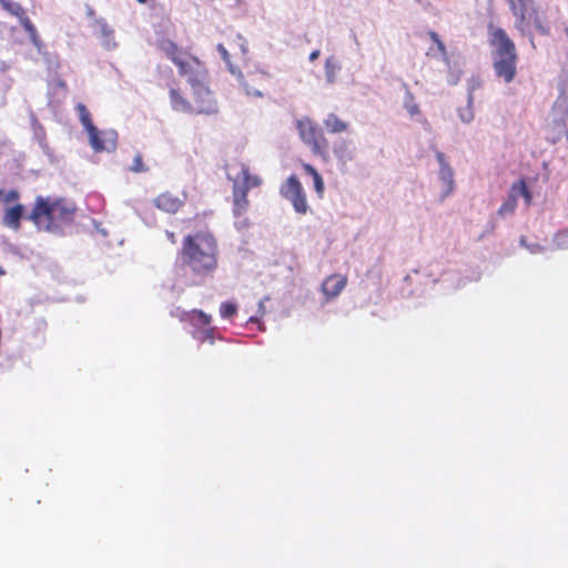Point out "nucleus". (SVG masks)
<instances>
[{
    "instance_id": "1",
    "label": "nucleus",
    "mask_w": 568,
    "mask_h": 568,
    "mask_svg": "<svg viewBox=\"0 0 568 568\" xmlns=\"http://www.w3.org/2000/svg\"><path fill=\"white\" fill-rule=\"evenodd\" d=\"M178 266L191 276L192 285H200L212 277L219 267V244L209 231L187 234L178 252Z\"/></svg>"
},
{
    "instance_id": "10",
    "label": "nucleus",
    "mask_w": 568,
    "mask_h": 568,
    "mask_svg": "<svg viewBox=\"0 0 568 568\" xmlns=\"http://www.w3.org/2000/svg\"><path fill=\"white\" fill-rule=\"evenodd\" d=\"M237 78L247 95L258 98L264 95L271 82L270 74L258 69L239 72Z\"/></svg>"
},
{
    "instance_id": "21",
    "label": "nucleus",
    "mask_w": 568,
    "mask_h": 568,
    "mask_svg": "<svg viewBox=\"0 0 568 568\" xmlns=\"http://www.w3.org/2000/svg\"><path fill=\"white\" fill-rule=\"evenodd\" d=\"M302 166H303V170L305 171V173H307L308 175H311L313 178L314 189L317 192L318 196L322 197L323 193H324L325 185H324V181H323L321 174L317 172V170L313 165H311L308 163H303Z\"/></svg>"
},
{
    "instance_id": "4",
    "label": "nucleus",
    "mask_w": 568,
    "mask_h": 568,
    "mask_svg": "<svg viewBox=\"0 0 568 568\" xmlns=\"http://www.w3.org/2000/svg\"><path fill=\"white\" fill-rule=\"evenodd\" d=\"M488 43L495 75L505 83H510L517 74L518 54L514 41L507 32L493 24L488 26Z\"/></svg>"
},
{
    "instance_id": "14",
    "label": "nucleus",
    "mask_w": 568,
    "mask_h": 568,
    "mask_svg": "<svg viewBox=\"0 0 568 568\" xmlns=\"http://www.w3.org/2000/svg\"><path fill=\"white\" fill-rule=\"evenodd\" d=\"M89 140L95 152L110 151L115 148V133L110 131H99L95 128L94 134L88 131Z\"/></svg>"
},
{
    "instance_id": "20",
    "label": "nucleus",
    "mask_w": 568,
    "mask_h": 568,
    "mask_svg": "<svg viewBox=\"0 0 568 568\" xmlns=\"http://www.w3.org/2000/svg\"><path fill=\"white\" fill-rule=\"evenodd\" d=\"M0 4L3 10L8 11L12 16L17 17L23 26V21L26 19H29L26 14V10L22 8V6L18 2L11 1V0H0Z\"/></svg>"
},
{
    "instance_id": "23",
    "label": "nucleus",
    "mask_w": 568,
    "mask_h": 568,
    "mask_svg": "<svg viewBox=\"0 0 568 568\" xmlns=\"http://www.w3.org/2000/svg\"><path fill=\"white\" fill-rule=\"evenodd\" d=\"M75 109L78 111L80 121H81L82 125L84 126V129L87 130V132L91 131L94 134L95 126L92 123L91 114H90L89 110L87 109V106L83 103H78Z\"/></svg>"
},
{
    "instance_id": "36",
    "label": "nucleus",
    "mask_w": 568,
    "mask_h": 568,
    "mask_svg": "<svg viewBox=\"0 0 568 568\" xmlns=\"http://www.w3.org/2000/svg\"><path fill=\"white\" fill-rule=\"evenodd\" d=\"M538 250H539V246H538V245L536 246V250H535V247H531V248H530V251H531L532 253L537 252Z\"/></svg>"
},
{
    "instance_id": "27",
    "label": "nucleus",
    "mask_w": 568,
    "mask_h": 568,
    "mask_svg": "<svg viewBox=\"0 0 568 568\" xmlns=\"http://www.w3.org/2000/svg\"><path fill=\"white\" fill-rule=\"evenodd\" d=\"M236 312H237V307L233 303L225 302V303H222L220 306V314L223 318H231L232 316H234L236 314Z\"/></svg>"
},
{
    "instance_id": "35",
    "label": "nucleus",
    "mask_w": 568,
    "mask_h": 568,
    "mask_svg": "<svg viewBox=\"0 0 568 568\" xmlns=\"http://www.w3.org/2000/svg\"><path fill=\"white\" fill-rule=\"evenodd\" d=\"M320 55V52L316 50V51H313L311 54H310V60L311 61H314L315 59H317V57Z\"/></svg>"
},
{
    "instance_id": "25",
    "label": "nucleus",
    "mask_w": 568,
    "mask_h": 568,
    "mask_svg": "<svg viewBox=\"0 0 568 568\" xmlns=\"http://www.w3.org/2000/svg\"><path fill=\"white\" fill-rule=\"evenodd\" d=\"M95 26L99 28L100 34L105 39L106 44H109V39L113 36V29L104 19H97Z\"/></svg>"
},
{
    "instance_id": "5",
    "label": "nucleus",
    "mask_w": 568,
    "mask_h": 568,
    "mask_svg": "<svg viewBox=\"0 0 568 568\" xmlns=\"http://www.w3.org/2000/svg\"><path fill=\"white\" fill-rule=\"evenodd\" d=\"M226 176L232 182V212L236 219L246 214L250 207L247 193L262 184L258 175L250 172L248 165L240 160H232L225 164Z\"/></svg>"
},
{
    "instance_id": "7",
    "label": "nucleus",
    "mask_w": 568,
    "mask_h": 568,
    "mask_svg": "<svg viewBox=\"0 0 568 568\" xmlns=\"http://www.w3.org/2000/svg\"><path fill=\"white\" fill-rule=\"evenodd\" d=\"M296 128L301 140L311 149L312 153L327 161L329 143L316 122L304 118L296 122Z\"/></svg>"
},
{
    "instance_id": "22",
    "label": "nucleus",
    "mask_w": 568,
    "mask_h": 568,
    "mask_svg": "<svg viewBox=\"0 0 568 568\" xmlns=\"http://www.w3.org/2000/svg\"><path fill=\"white\" fill-rule=\"evenodd\" d=\"M334 154L338 160L343 162L351 161L353 159V150L351 148V142L342 140L337 144H335Z\"/></svg>"
},
{
    "instance_id": "34",
    "label": "nucleus",
    "mask_w": 568,
    "mask_h": 568,
    "mask_svg": "<svg viewBox=\"0 0 568 568\" xmlns=\"http://www.w3.org/2000/svg\"><path fill=\"white\" fill-rule=\"evenodd\" d=\"M165 234H166L168 240H169L172 244H175V243H176V236H175V234H174L173 232H171V231H166V232H165Z\"/></svg>"
},
{
    "instance_id": "8",
    "label": "nucleus",
    "mask_w": 568,
    "mask_h": 568,
    "mask_svg": "<svg viewBox=\"0 0 568 568\" xmlns=\"http://www.w3.org/2000/svg\"><path fill=\"white\" fill-rule=\"evenodd\" d=\"M161 50L178 67L179 73L189 78L197 70L202 69L203 63L195 57L187 55L172 40L165 39L160 42Z\"/></svg>"
},
{
    "instance_id": "32",
    "label": "nucleus",
    "mask_w": 568,
    "mask_h": 568,
    "mask_svg": "<svg viewBox=\"0 0 568 568\" xmlns=\"http://www.w3.org/2000/svg\"><path fill=\"white\" fill-rule=\"evenodd\" d=\"M460 118L464 122H469L473 120L474 114L471 110L468 108L467 110L460 112Z\"/></svg>"
},
{
    "instance_id": "31",
    "label": "nucleus",
    "mask_w": 568,
    "mask_h": 568,
    "mask_svg": "<svg viewBox=\"0 0 568 568\" xmlns=\"http://www.w3.org/2000/svg\"><path fill=\"white\" fill-rule=\"evenodd\" d=\"M3 201L9 202H17L20 199V193L17 190H10L6 194L3 193Z\"/></svg>"
},
{
    "instance_id": "9",
    "label": "nucleus",
    "mask_w": 568,
    "mask_h": 568,
    "mask_svg": "<svg viewBox=\"0 0 568 568\" xmlns=\"http://www.w3.org/2000/svg\"><path fill=\"white\" fill-rule=\"evenodd\" d=\"M182 321H189L192 325L196 326L197 324L205 326L203 329H194L192 332L193 338L199 341L201 344L209 343L214 344L216 339V327L211 326L212 317L211 315L204 313L201 310H192L191 312L183 313L181 316Z\"/></svg>"
},
{
    "instance_id": "17",
    "label": "nucleus",
    "mask_w": 568,
    "mask_h": 568,
    "mask_svg": "<svg viewBox=\"0 0 568 568\" xmlns=\"http://www.w3.org/2000/svg\"><path fill=\"white\" fill-rule=\"evenodd\" d=\"M436 159L439 163V179L444 183L445 192L444 196L449 195L455 187L454 183V171L450 165L447 163L445 154L442 152L436 153Z\"/></svg>"
},
{
    "instance_id": "3",
    "label": "nucleus",
    "mask_w": 568,
    "mask_h": 568,
    "mask_svg": "<svg viewBox=\"0 0 568 568\" xmlns=\"http://www.w3.org/2000/svg\"><path fill=\"white\" fill-rule=\"evenodd\" d=\"M207 72L205 68L197 70L187 78L192 87V101L184 99L179 90L170 88V101L174 110L186 113L212 114L217 111V104L213 93L206 85Z\"/></svg>"
},
{
    "instance_id": "28",
    "label": "nucleus",
    "mask_w": 568,
    "mask_h": 568,
    "mask_svg": "<svg viewBox=\"0 0 568 568\" xmlns=\"http://www.w3.org/2000/svg\"><path fill=\"white\" fill-rule=\"evenodd\" d=\"M405 108L410 115H416L419 113V106L415 102V98L410 92H407L405 98Z\"/></svg>"
},
{
    "instance_id": "37",
    "label": "nucleus",
    "mask_w": 568,
    "mask_h": 568,
    "mask_svg": "<svg viewBox=\"0 0 568 568\" xmlns=\"http://www.w3.org/2000/svg\"><path fill=\"white\" fill-rule=\"evenodd\" d=\"M136 1L140 2V3H145L146 2V0H136Z\"/></svg>"
},
{
    "instance_id": "11",
    "label": "nucleus",
    "mask_w": 568,
    "mask_h": 568,
    "mask_svg": "<svg viewBox=\"0 0 568 568\" xmlns=\"http://www.w3.org/2000/svg\"><path fill=\"white\" fill-rule=\"evenodd\" d=\"M281 194L288 200L295 212L305 214L308 210L306 193L295 175H291L281 186Z\"/></svg>"
},
{
    "instance_id": "15",
    "label": "nucleus",
    "mask_w": 568,
    "mask_h": 568,
    "mask_svg": "<svg viewBox=\"0 0 568 568\" xmlns=\"http://www.w3.org/2000/svg\"><path fill=\"white\" fill-rule=\"evenodd\" d=\"M153 204L163 212L174 214L183 206L184 200L166 191L158 195L153 200Z\"/></svg>"
},
{
    "instance_id": "2",
    "label": "nucleus",
    "mask_w": 568,
    "mask_h": 568,
    "mask_svg": "<svg viewBox=\"0 0 568 568\" xmlns=\"http://www.w3.org/2000/svg\"><path fill=\"white\" fill-rule=\"evenodd\" d=\"M74 215L75 209L63 200L37 196L26 219L31 221L38 231L62 234L63 229L73 222Z\"/></svg>"
},
{
    "instance_id": "13",
    "label": "nucleus",
    "mask_w": 568,
    "mask_h": 568,
    "mask_svg": "<svg viewBox=\"0 0 568 568\" xmlns=\"http://www.w3.org/2000/svg\"><path fill=\"white\" fill-rule=\"evenodd\" d=\"M551 121L559 133L568 138V98L559 97L551 111Z\"/></svg>"
},
{
    "instance_id": "30",
    "label": "nucleus",
    "mask_w": 568,
    "mask_h": 568,
    "mask_svg": "<svg viewBox=\"0 0 568 568\" xmlns=\"http://www.w3.org/2000/svg\"><path fill=\"white\" fill-rule=\"evenodd\" d=\"M217 51L220 52L221 54V58L230 65V71L235 74V70L234 68L231 65L230 63V54L226 50V48L222 44V43H219L217 47H216Z\"/></svg>"
},
{
    "instance_id": "39",
    "label": "nucleus",
    "mask_w": 568,
    "mask_h": 568,
    "mask_svg": "<svg viewBox=\"0 0 568 568\" xmlns=\"http://www.w3.org/2000/svg\"><path fill=\"white\" fill-rule=\"evenodd\" d=\"M520 243H521L523 245H525V239H521V240H520Z\"/></svg>"
},
{
    "instance_id": "33",
    "label": "nucleus",
    "mask_w": 568,
    "mask_h": 568,
    "mask_svg": "<svg viewBox=\"0 0 568 568\" xmlns=\"http://www.w3.org/2000/svg\"><path fill=\"white\" fill-rule=\"evenodd\" d=\"M236 38L239 40V47H240L241 52L246 53L247 47H246L245 40L240 34H237Z\"/></svg>"
},
{
    "instance_id": "26",
    "label": "nucleus",
    "mask_w": 568,
    "mask_h": 568,
    "mask_svg": "<svg viewBox=\"0 0 568 568\" xmlns=\"http://www.w3.org/2000/svg\"><path fill=\"white\" fill-rule=\"evenodd\" d=\"M428 34L433 42L435 43L438 53L443 57L445 61H448L446 47L444 42L439 39L438 34L435 31H429Z\"/></svg>"
},
{
    "instance_id": "6",
    "label": "nucleus",
    "mask_w": 568,
    "mask_h": 568,
    "mask_svg": "<svg viewBox=\"0 0 568 568\" xmlns=\"http://www.w3.org/2000/svg\"><path fill=\"white\" fill-rule=\"evenodd\" d=\"M508 4L515 17V28L521 33H526L534 24L542 34H548L532 0H508Z\"/></svg>"
},
{
    "instance_id": "12",
    "label": "nucleus",
    "mask_w": 568,
    "mask_h": 568,
    "mask_svg": "<svg viewBox=\"0 0 568 568\" xmlns=\"http://www.w3.org/2000/svg\"><path fill=\"white\" fill-rule=\"evenodd\" d=\"M519 196L525 199L527 205L531 203L532 196L524 179H520L511 185L508 196L498 209L497 214L499 216L513 214L517 207Z\"/></svg>"
},
{
    "instance_id": "29",
    "label": "nucleus",
    "mask_w": 568,
    "mask_h": 568,
    "mask_svg": "<svg viewBox=\"0 0 568 568\" xmlns=\"http://www.w3.org/2000/svg\"><path fill=\"white\" fill-rule=\"evenodd\" d=\"M132 172L140 173L146 171V168L143 163L142 155L140 153H136L133 158V163L130 168Z\"/></svg>"
},
{
    "instance_id": "24",
    "label": "nucleus",
    "mask_w": 568,
    "mask_h": 568,
    "mask_svg": "<svg viewBox=\"0 0 568 568\" xmlns=\"http://www.w3.org/2000/svg\"><path fill=\"white\" fill-rule=\"evenodd\" d=\"M22 28L29 34V38L32 41V43L34 45H39L40 44V38H39V34H38V31H37L36 27L33 26V23L31 22L30 19H26L23 21Z\"/></svg>"
},
{
    "instance_id": "18",
    "label": "nucleus",
    "mask_w": 568,
    "mask_h": 568,
    "mask_svg": "<svg viewBox=\"0 0 568 568\" xmlns=\"http://www.w3.org/2000/svg\"><path fill=\"white\" fill-rule=\"evenodd\" d=\"M24 217V206L20 203L7 209L2 217V224L13 231L21 229V220Z\"/></svg>"
},
{
    "instance_id": "38",
    "label": "nucleus",
    "mask_w": 568,
    "mask_h": 568,
    "mask_svg": "<svg viewBox=\"0 0 568 568\" xmlns=\"http://www.w3.org/2000/svg\"><path fill=\"white\" fill-rule=\"evenodd\" d=\"M93 13H94V12L90 9V10H89V14H90V16H93Z\"/></svg>"
},
{
    "instance_id": "19",
    "label": "nucleus",
    "mask_w": 568,
    "mask_h": 568,
    "mask_svg": "<svg viewBox=\"0 0 568 568\" xmlns=\"http://www.w3.org/2000/svg\"><path fill=\"white\" fill-rule=\"evenodd\" d=\"M323 123L327 132L333 134L344 133L349 129V123L335 113H328Z\"/></svg>"
},
{
    "instance_id": "16",
    "label": "nucleus",
    "mask_w": 568,
    "mask_h": 568,
    "mask_svg": "<svg viewBox=\"0 0 568 568\" xmlns=\"http://www.w3.org/2000/svg\"><path fill=\"white\" fill-rule=\"evenodd\" d=\"M347 284V277L341 274H332L322 283V292L327 300L338 296Z\"/></svg>"
}]
</instances>
